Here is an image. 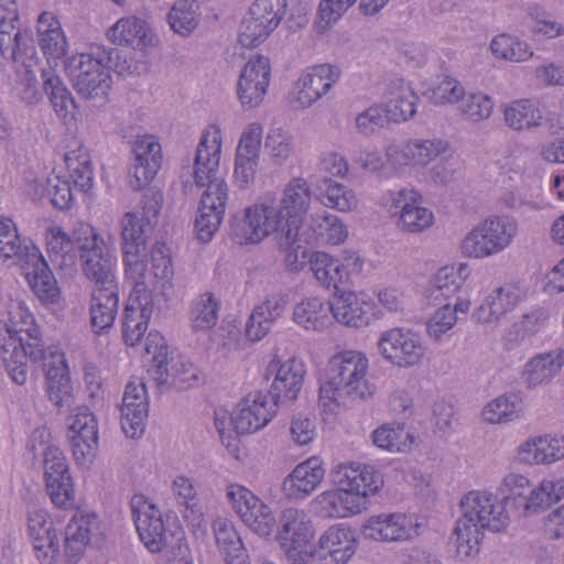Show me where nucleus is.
<instances>
[{
    "label": "nucleus",
    "instance_id": "nucleus-1",
    "mask_svg": "<svg viewBox=\"0 0 564 564\" xmlns=\"http://www.w3.org/2000/svg\"><path fill=\"white\" fill-rule=\"evenodd\" d=\"M9 312L8 321H0V350L7 371L13 382L24 384L28 380V360L42 361L46 390L51 402L58 409L73 403L72 384L64 352L57 346L43 347L40 329L31 315L17 303Z\"/></svg>",
    "mask_w": 564,
    "mask_h": 564
},
{
    "label": "nucleus",
    "instance_id": "nucleus-2",
    "mask_svg": "<svg viewBox=\"0 0 564 564\" xmlns=\"http://www.w3.org/2000/svg\"><path fill=\"white\" fill-rule=\"evenodd\" d=\"M46 250L59 267H72L77 258L84 275L93 283L91 289L118 286L116 257L107 248L102 237L87 223H77L70 232L55 226L45 235Z\"/></svg>",
    "mask_w": 564,
    "mask_h": 564
},
{
    "label": "nucleus",
    "instance_id": "nucleus-3",
    "mask_svg": "<svg viewBox=\"0 0 564 564\" xmlns=\"http://www.w3.org/2000/svg\"><path fill=\"white\" fill-rule=\"evenodd\" d=\"M223 149V131L216 123H210L202 131L194 160V181L196 185L206 186L200 197L199 212L195 221L197 238L203 242L212 240L223 223L229 188L219 175Z\"/></svg>",
    "mask_w": 564,
    "mask_h": 564
},
{
    "label": "nucleus",
    "instance_id": "nucleus-4",
    "mask_svg": "<svg viewBox=\"0 0 564 564\" xmlns=\"http://www.w3.org/2000/svg\"><path fill=\"white\" fill-rule=\"evenodd\" d=\"M369 359L359 350H343L327 362L325 377L319 387V406L324 412L335 413L346 403L366 402L376 393L370 382Z\"/></svg>",
    "mask_w": 564,
    "mask_h": 564
},
{
    "label": "nucleus",
    "instance_id": "nucleus-5",
    "mask_svg": "<svg viewBox=\"0 0 564 564\" xmlns=\"http://www.w3.org/2000/svg\"><path fill=\"white\" fill-rule=\"evenodd\" d=\"M462 516L456 521L452 542L460 560L474 557L479 551L484 530L500 532L510 524V516L495 494L471 490L460 500Z\"/></svg>",
    "mask_w": 564,
    "mask_h": 564
},
{
    "label": "nucleus",
    "instance_id": "nucleus-6",
    "mask_svg": "<svg viewBox=\"0 0 564 564\" xmlns=\"http://www.w3.org/2000/svg\"><path fill=\"white\" fill-rule=\"evenodd\" d=\"M127 61L120 62L117 48L91 47L89 52L72 55L65 61V70L76 91L84 98H105L111 87L110 70L123 75L129 72Z\"/></svg>",
    "mask_w": 564,
    "mask_h": 564
},
{
    "label": "nucleus",
    "instance_id": "nucleus-7",
    "mask_svg": "<svg viewBox=\"0 0 564 564\" xmlns=\"http://www.w3.org/2000/svg\"><path fill=\"white\" fill-rule=\"evenodd\" d=\"M518 221L509 215H490L474 226L460 243L462 253L482 260L509 248L518 236Z\"/></svg>",
    "mask_w": 564,
    "mask_h": 564
},
{
    "label": "nucleus",
    "instance_id": "nucleus-8",
    "mask_svg": "<svg viewBox=\"0 0 564 564\" xmlns=\"http://www.w3.org/2000/svg\"><path fill=\"white\" fill-rule=\"evenodd\" d=\"M289 229L273 196H265L243 210L241 218H236L231 226V236L240 246L258 245L267 237Z\"/></svg>",
    "mask_w": 564,
    "mask_h": 564
},
{
    "label": "nucleus",
    "instance_id": "nucleus-9",
    "mask_svg": "<svg viewBox=\"0 0 564 564\" xmlns=\"http://www.w3.org/2000/svg\"><path fill=\"white\" fill-rule=\"evenodd\" d=\"M145 351L152 356L149 372L159 384H171L181 390L198 384L199 370L183 356L170 354L161 334L148 335Z\"/></svg>",
    "mask_w": 564,
    "mask_h": 564
},
{
    "label": "nucleus",
    "instance_id": "nucleus-10",
    "mask_svg": "<svg viewBox=\"0 0 564 564\" xmlns=\"http://www.w3.org/2000/svg\"><path fill=\"white\" fill-rule=\"evenodd\" d=\"M382 204L391 215L398 216L397 227L403 232L421 234L434 225L433 212L424 206L423 196L415 188L389 191Z\"/></svg>",
    "mask_w": 564,
    "mask_h": 564
},
{
    "label": "nucleus",
    "instance_id": "nucleus-11",
    "mask_svg": "<svg viewBox=\"0 0 564 564\" xmlns=\"http://www.w3.org/2000/svg\"><path fill=\"white\" fill-rule=\"evenodd\" d=\"M226 497L240 520L257 535L269 538L278 528L271 507L247 487L230 484L226 488Z\"/></svg>",
    "mask_w": 564,
    "mask_h": 564
},
{
    "label": "nucleus",
    "instance_id": "nucleus-12",
    "mask_svg": "<svg viewBox=\"0 0 564 564\" xmlns=\"http://www.w3.org/2000/svg\"><path fill=\"white\" fill-rule=\"evenodd\" d=\"M286 8V0H256L240 24V44L256 47L265 41L283 20Z\"/></svg>",
    "mask_w": 564,
    "mask_h": 564
},
{
    "label": "nucleus",
    "instance_id": "nucleus-13",
    "mask_svg": "<svg viewBox=\"0 0 564 564\" xmlns=\"http://www.w3.org/2000/svg\"><path fill=\"white\" fill-rule=\"evenodd\" d=\"M130 506L137 532L144 546L152 553L169 546L173 534L156 505L144 495H134Z\"/></svg>",
    "mask_w": 564,
    "mask_h": 564
},
{
    "label": "nucleus",
    "instance_id": "nucleus-14",
    "mask_svg": "<svg viewBox=\"0 0 564 564\" xmlns=\"http://www.w3.org/2000/svg\"><path fill=\"white\" fill-rule=\"evenodd\" d=\"M377 347L382 358L398 368H411L421 364L426 351L421 336L403 327L382 332Z\"/></svg>",
    "mask_w": 564,
    "mask_h": 564
},
{
    "label": "nucleus",
    "instance_id": "nucleus-15",
    "mask_svg": "<svg viewBox=\"0 0 564 564\" xmlns=\"http://www.w3.org/2000/svg\"><path fill=\"white\" fill-rule=\"evenodd\" d=\"M67 437L76 463L91 464L98 449V422L87 406L75 408L68 416Z\"/></svg>",
    "mask_w": 564,
    "mask_h": 564
},
{
    "label": "nucleus",
    "instance_id": "nucleus-16",
    "mask_svg": "<svg viewBox=\"0 0 564 564\" xmlns=\"http://www.w3.org/2000/svg\"><path fill=\"white\" fill-rule=\"evenodd\" d=\"M420 529L421 523L414 514L390 512L370 517L362 525V534L376 542H404L417 536Z\"/></svg>",
    "mask_w": 564,
    "mask_h": 564
},
{
    "label": "nucleus",
    "instance_id": "nucleus-17",
    "mask_svg": "<svg viewBox=\"0 0 564 564\" xmlns=\"http://www.w3.org/2000/svg\"><path fill=\"white\" fill-rule=\"evenodd\" d=\"M44 477L47 494L61 509L74 505V484L67 459L61 448L50 445L44 449Z\"/></svg>",
    "mask_w": 564,
    "mask_h": 564
},
{
    "label": "nucleus",
    "instance_id": "nucleus-18",
    "mask_svg": "<svg viewBox=\"0 0 564 564\" xmlns=\"http://www.w3.org/2000/svg\"><path fill=\"white\" fill-rule=\"evenodd\" d=\"M330 475L335 487L357 495L361 500L375 495L383 484L381 474L373 466L358 462L338 463Z\"/></svg>",
    "mask_w": 564,
    "mask_h": 564
},
{
    "label": "nucleus",
    "instance_id": "nucleus-19",
    "mask_svg": "<svg viewBox=\"0 0 564 564\" xmlns=\"http://www.w3.org/2000/svg\"><path fill=\"white\" fill-rule=\"evenodd\" d=\"M305 373L304 362L296 358L288 359L284 362L273 358L269 362L264 377L269 379L274 376L270 389L274 405L284 404L297 398Z\"/></svg>",
    "mask_w": 564,
    "mask_h": 564
},
{
    "label": "nucleus",
    "instance_id": "nucleus-20",
    "mask_svg": "<svg viewBox=\"0 0 564 564\" xmlns=\"http://www.w3.org/2000/svg\"><path fill=\"white\" fill-rule=\"evenodd\" d=\"M340 75V69L330 64L306 68L295 83L294 102L300 108L311 107L333 88Z\"/></svg>",
    "mask_w": 564,
    "mask_h": 564
},
{
    "label": "nucleus",
    "instance_id": "nucleus-21",
    "mask_svg": "<svg viewBox=\"0 0 564 564\" xmlns=\"http://www.w3.org/2000/svg\"><path fill=\"white\" fill-rule=\"evenodd\" d=\"M527 299V290L518 282H509L492 290L475 310L474 317L484 325H497Z\"/></svg>",
    "mask_w": 564,
    "mask_h": 564
},
{
    "label": "nucleus",
    "instance_id": "nucleus-22",
    "mask_svg": "<svg viewBox=\"0 0 564 564\" xmlns=\"http://www.w3.org/2000/svg\"><path fill=\"white\" fill-rule=\"evenodd\" d=\"M0 54L3 58L20 62L32 47L29 31L17 29L19 18L15 0H2L0 3Z\"/></svg>",
    "mask_w": 564,
    "mask_h": 564
},
{
    "label": "nucleus",
    "instance_id": "nucleus-23",
    "mask_svg": "<svg viewBox=\"0 0 564 564\" xmlns=\"http://www.w3.org/2000/svg\"><path fill=\"white\" fill-rule=\"evenodd\" d=\"M271 65L268 57L258 55L250 58L243 66L238 85V98L243 107L259 106L268 91Z\"/></svg>",
    "mask_w": 564,
    "mask_h": 564
},
{
    "label": "nucleus",
    "instance_id": "nucleus-24",
    "mask_svg": "<svg viewBox=\"0 0 564 564\" xmlns=\"http://www.w3.org/2000/svg\"><path fill=\"white\" fill-rule=\"evenodd\" d=\"M148 412L145 383L141 378H134L126 386L121 405L120 424L128 437L133 438L144 432Z\"/></svg>",
    "mask_w": 564,
    "mask_h": 564
},
{
    "label": "nucleus",
    "instance_id": "nucleus-25",
    "mask_svg": "<svg viewBox=\"0 0 564 564\" xmlns=\"http://www.w3.org/2000/svg\"><path fill=\"white\" fill-rule=\"evenodd\" d=\"M134 164L130 187L140 191L147 186L156 175L162 164L161 144L153 135L138 137L133 144Z\"/></svg>",
    "mask_w": 564,
    "mask_h": 564
},
{
    "label": "nucleus",
    "instance_id": "nucleus-26",
    "mask_svg": "<svg viewBox=\"0 0 564 564\" xmlns=\"http://www.w3.org/2000/svg\"><path fill=\"white\" fill-rule=\"evenodd\" d=\"M274 406L261 391L249 393L234 410L236 434H250L267 426L275 414Z\"/></svg>",
    "mask_w": 564,
    "mask_h": 564
},
{
    "label": "nucleus",
    "instance_id": "nucleus-27",
    "mask_svg": "<svg viewBox=\"0 0 564 564\" xmlns=\"http://www.w3.org/2000/svg\"><path fill=\"white\" fill-rule=\"evenodd\" d=\"M376 305L365 293L341 292L332 303L333 319L352 328L368 326L376 317Z\"/></svg>",
    "mask_w": 564,
    "mask_h": 564
},
{
    "label": "nucleus",
    "instance_id": "nucleus-28",
    "mask_svg": "<svg viewBox=\"0 0 564 564\" xmlns=\"http://www.w3.org/2000/svg\"><path fill=\"white\" fill-rule=\"evenodd\" d=\"M36 41L50 67L57 66L68 53L69 43L62 23L52 11H43L36 20Z\"/></svg>",
    "mask_w": 564,
    "mask_h": 564
},
{
    "label": "nucleus",
    "instance_id": "nucleus-29",
    "mask_svg": "<svg viewBox=\"0 0 564 564\" xmlns=\"http://www.w3.org/2000/svg\"><path fill=\"white\" fill-rule=\"evenodd\" d=\"M28 529L39 561L42 564H54L59 557L61 544L48 513L43 509L31 511Z\"/></svg>",
    "mask_w": 564,
    "mask_h": 564
},
{
    "label": "nucleus",
    "instance_id": "nucleus-30",
    "mask_svg": "<svg viewBox=\"0 0 564 564\" xmlns=\"http://www.w3.org/2000/svg\"><path fill=\"white\" fill-rule=\"evenodd\" d=\"M564 367V348L530 357L520 370V379L528 389L547 386Z\"/></svg>",
    "mask_w": 564,
    "mask_h": 564
},
{
    "label": "nucleus",
    "instance_id": "nucleus-31",
    "mask_svg": "<svg viewBox=\"0 0 564 564\" xmlns=\"http://www.w3.org/2000/svg\"><path fill=\"white\" fill-rule=\"evenodd\" d=\"M324 476L323 462L318 457H310L296 465L288 475L282 484V490L289 499L303 500L316 490Z\"/></svg>",
    "mask_w": 564,
    "mask_h": 564
},
{
    "label": "nucleus",
    "instance_id": "nucleus-32",
    "mask_svg": "<svg viewBox=\"0 0 564 564\" xmlns=\"http://www.w3.org/2000/svg\"><path fill=\"white\" fill-rule=\"evenodd\" d=\"M520 462L527 465H553L564 459V435L549 433L528 438L518 447Z\"/></svg>",
    "mask_w": 564,
    "mask_h": 564
},
{
    "label": "nucleus",
    "instance_id": "nucleus-33",
    "mask_svg": "<svg viewBox=\"0 0 564 564\" xmlns=\"http://www.w3.org/2000/svg\"><path fill=\"white\" fill-rule=\"evenodd\" d=\"M108 39L117 44L144 51L154 46L156 35L150 24L138 17H124L119 19L107 32Z\"/></svg>",
    "mask_w": 564,
    "mask_h": 564
},
{
    "label": "nucleus",
    "instance_id": "nucleus-34",
    "mask_svg": "<svg viewBox=\"0 0 564 564\" xmlns=\"http://www.w3.org/2000/svg\"><path fill=\"white\" fill-rule=\"evenodd\" d=\"M419 96L413 87L402 80H392L384 95V112L389 122L400 123L412 119L417 111Z\"/></svg>",
    "mask_w": 564,
    "mask_h": 564
},
{
    "label": "nucleus",
    "instance_id": "nucleus-35",
    "mask_svg": "<svg viewBox=\"0 0 564 564\" xmlns=\"http://www.w3.org/2000/svg\"><path fill=\"white\" fill-rule=\"evenodd\" d=\"M288 306V297L282 294H273L258 304L246 324V336L251 341L261 340L271 329L273 324L284 314Z\"/></svg>",
    "mask_w": 564,
    "mask_h": 564
},
{
    "label": "nucleus",
    "instance_id": "nucleus-36",
    "mask_svg": "<svg viewBox=\"0 0 564 564\" xmlns=\"http://www.w3.org/2000/svg\"><path fill=\"white\" fill-rule=\"evenodd\" d=\"M316 512L328 519H343L358 514L362 510L364 500L357 495L335 487L321 492L313 500Z\"/></svg>",
    "mask_w": 564,
    "mask_h": 564
},
{
    "label": "nucleus",
    "instance_id": "nucleus-37",
    "mask_svg": "<svg viewBox=\"0 0 564 564\" xmlns=\"http://www.w3.org/2000/svg\"><path fill=\"white\" fill-rule=\"evenodd\" d=\"M312 191L302 177L292 178L285 186L278 206L285 216L289 228L300 229L303 215L310 208Z\"/></svg>",
    "mask_w": 564,
    "mask_h": 564
},
{
    "label": "nucleus",
    "instance_id": "nucleus-38",
    "mask_svg": "<svg viewBox=\"0 0 564 564\" xmlns=\"http://www.w3.org/2000/svg\"><path fill=\"white\" fill-rule=\"evenodd\" d=\"M466 270L464 264L458 268L446 265L441 268L429 282L425 294L429 301L437 306L444 303H455L464 300L459 293L464 285L462 272Z\"/></svg>",
    "mask_w": 564,
    "mask_h": 564
},
{
    "label": "nucleus",
    "instance_id": "nucleus-39",
    "mask_svg": "<svg viewBox=\"0 0 564 564\" xmlns=\"http://www.w3.org/2000/svg\"><path fill=\"white\" fill-rule=\"evenodd\" d=\"M39 249L26 237H21L10 218L0 219V257L14 264H29L37 259Z\"/></svg>",
    "mask_w": 564,
    "mask_h": 564
},
{
    "label": "nucleus",
    "instance_id": "nucleus-40",
    "mask_svg": "<svg viewBox=\"0 0 564 564\" xmlns=\"http://www.w3.org/2000/svg\"><path fill=\"white\" fill-rule=\"evenodd\" d=\"M313 536V523L304 510L286 508L281 512L276 535L281 547L304 545L312 542Z\"/></svg>",
    "mask_w": 564,
    "mask_h": 564
},
{
    "label": "nucleus",
    "instance_id": "nucleus-41",
    "mask_svg": "<svg viewBox=\"0 0 564 564\" xmlns=\"http://www.w3.org/2000/svg\"><path fill=\"white\" fill-rule=\"evenodd\" d=\"M293 322L307 332L322 333L333 324L332 304L321 297H305L296 303Z\"/></svg>",
    "mask_w": 564,
    "mask_h": 564
},
{
    "label": "nucleus",
    "instance_id": "nucleus-42",
    "mask_svg": "<svg viewBox=\"0 0 564 564\" xmlns=\"http://www.w3.org/2000/svg\"><path fill=\"white\" fill-rule=\"evenodd\" d=\"M318 545L333 564H346L356 553L358 541L355 531L350 528L345 524H335L322 534Z\"/></svg>",
    "mask_w": 564,
    "mask_h": 564
},
{
    "label": "nucleus",
    "instance_id": "nucleus-43",
    "mask_svg": "<svg viewBox=\"0 0 564 564\" xmlns=\"http://www.w3.org/2000/svg\"><path fill=\"white\" fill-rule=\"evenodd\" d=\"M156 303L154 299L129 297L122 323L123 338L127 345L135 346L141 340Z\"/></svg>",
    "mask_w": 564,
    "mask_h": 564
},
{
    "label": "nucleus",
    "instance_id": "nucleus-44",
    "mask_svg": "<svg viewBox=\"0 0 564 564\" xmlns=\"http://www.w3.org/2000/svg\"><path fill=\"white\" fill-rule=\"evenodd\" d=\"M99 533L100 522L96 514L76 511L65 530V547L72 555H77Z\"/></svg>",
    "mask_w": 564,
    "mask_h": 564
},
{
    "label": "nucleus",
    "instance_id": "nucleus-45",
    "mask_svg": "<svg viewBox=\"0 0 564 564\" xmlns=\"http://www.w3.org/2000/svg\"><path fill=\"white\" fill-rule=\"evenodd\" d=\"M118 286L91 289L90 317L96 332L111 327L119 308Z\"/></svg>",
    "mask_w": 564,
    "mask_h": 564
},
{
    "label": "nucleus",
    "instance_id": "nucleus-46",
    "mask_svg": "<svg viewBox=\"0 0 564 564\" xmlns=\"http://www.w3.org/2000/svg\"><path fill=\"white\" fill-rule=\"evenodd\" d=\"M316 191L317 199L327 208L348 213L358 207L359 200L355 191L330 177L321 178L316 184Z\"/></svg>",
    "mask_w": 564,
    "mask_h": 564
},
{
    "label": "nucleus",
    "instance_id": "nucleus-47",
    "mask_svg": "<svg viewBox=\"0 0 564 564\" xmlns=\"http://www.w3.org/2000/svg\"><path fill=\"white\" fill-rule=\"evenodd\" d=\"M311 234L305 235V243L322 242L332 246L343 243L348 237L345 224L336 215L323 212L311 218Z\"/></svg>",
    "mask_w": 564,
    "mask_h": 564
},
{
    "label": "nucleus",
    "instance_id": "nucleus-48",
    "mask_svg": "<svg viewBox=\"0 0 564 564\" xmlns=\"http://www.w3.org/2000/svg\"><path fill=\"white\" fill-rule=\"evenodd\" d=\"M122 253L126 278L132 285L129 297H135L137 300L154 299L152 289H149L145 281L148 249L123 250Z\"/></svg>",
    "mask_w": 564,
    "mask_h": 564
},
{
    "label": "nucleus",
    "instance_id": "nucleus-49",
    "mask_svg": "<svg viewBox=\"0 0 564 564\" xmlns=\"http://www.w3.org/2000/svg\"><path fill=\"white\" fill-rule=\"evenodd\" d=\"M154 282L152 283V296L160 302H166L173 293V265L172 260L163 245L155 246L151 251Z\"/></svg>",
    "mask_w": 564,
    "mask_h": 564
},
{
    "label": "nucleus",
    "instance_id": "nucleus-50",
    "mask_svg": "<svg viewBox=\"0 0 564 564\" xmlns=\"http://www.w3.org/2000/svg\"><path fill=\"white\" fill-rule=\"evenodd\" d=\"M279 250L284 256L286 268L292 272L301 271L306 263L310 264V256L306 243L305 234H301L300 229L289 228L275 237Z\"/></svg>",
    "mask_w": 564,
    "mask_h": 564
},
{
    "label": "nucleus",
    "instance_id": "nucleus-51",
    "mask_svg": "<svg viewBox=\"0 0 564 564\" xmlns=\"http://www.w3.org/2000/svg\"><path fill=\"white\" fill-rule=\"evenodd\" d=\"M550 319L549 311L544 307H532L514 322L505 336L507 343L521 344L541 333Z\"/></svg>",
    "mask_w": 564,
    "mask_h": 564
},
{
    "label": "nucleus",
    "instance_id": "nucleus-52",
    "mask_svg": "<svg viewBox=\"0 0 564 564\" xmlns=\"http://www.w3.org/2000/svg\"><path fill=\"white\" fill-rule=\"evenodd\" d=\"M489 50L495 58L509 63H523L533 56L531 45L510 33L495 35L490 41Z\"/></svg>",
    "mask_w": 564,
    "mask_h": 564
},
{
    "label": "nucleus",
    "instance_id": "nucleus-53",
    "mask_svg": "<svg viewBox=\"0 0 564 564\" xmlns=\"http://www.w3.org/2000/svg\"><path fill=\"white\" fill-rule=\"evenodd\" d=\"M171 492L177 505L183 508V517L189 522L199 524L204 513L193 480L183 475L176 476L172 480Z\"/></svg>",
    "mask_w": 564,
    "mask_h": 564
},
{
    "label": "nucleus",
    "instance_id": "nucleus-54",
    "mask_svg": "<svg viewBox=\"0 0 564 564\" xmlns=\"http://www.w3.org/2000/svg\"><path fill=\"white\" fill-rule=\"evenodd\" d=\"M220 311V301L212 292L195 297L189 306L188 318L195 332H207L215 327Z\"/></svg>",
    "mask_w": 564,
    "mask_h": 564
},
{
    "label": "nucleus",
    "instance_id": "nucleus-55",
    "mask_svg": "<svg viewBox=\"0 0 564 564\" xmlns=\"http://www.w3.org/2000/svg\"><path fill=\"white\" fill-rule=\"evenodd\" d=\"M65 164L75 187L82 192L93 187L94 169L88 150L83 144L65 153Z\"/></svg>",
    "mask_w": 564,
    "mask_h": 564
},
{
    "label": "nucleus",
    "instance_id": "nucleus-56",
    "mask_svg": "<svg viewBox=\"0 0 564 564\" xmlns=\"http://www.w3.org/2000/svg\"><path fill=\"white\" fill-rule=\"evenodd\" d=\"M30 264L32 270L26 272V276L34 293L42 301L56 302L59 296L57 282L40 252L37 253V259H30L28 265Z\"/></svg>",
    "mask_w": 564,
    "mask_h": 564
},
{
    "label": "nucleus",
    "instance_id": "nucleus-57",
    "mask_svg": "<svg viewBox=\"0 0 564 564\" xmlns=\"http://www.w3.org/2000/svg\"><path fill=\"white\" fill-rule=\"evenodd\" d=\"M122 251L145 250L148 239L154 227L139 217L138 212H127L120 220Z\"/></svg>",
    "mask_w": 564,
    "mask_h": 564
},
{
    "label": "nucleus",
    "instance_id": "nucleus-58",
    "mask_svg": "<svg viewBox=\"0 0 564 564\" xmlns=\"http://www.w3.org/2000/svg\"><path fill=\"white\" fill-rule=\"evenodd\" d=\"M427 323V334L438 340L449 332L458 321V313L466 314L470 307L469 300H456L455 303L438 304Z\"/></svg>",
    "mask_w": 564,
    "mask_h": 564
},
{
    "label": "nucleus",
    "instance_id": "nucleus-59",
    "mask_svg": "<svg viewBox=\"0 0 564 564\" xmlns=\"http://www.w3.org/2000/svg\"><path fill=\"white\" fill-rule=\"evenodd\" d=\"M43 89L47 95L51 105L58 118H66L72 107L75 106L74 98L64 85L54 67L42 70Z\"/></svg>",
    "mask_w": 564,
    "mask_h": 564
},
{
    "label": "nucleus",
    "instance_id": "nucleus-60",
    "mask_svg": "<svg viewBox=\"0 0 564 564\" xmlns=\"http://www.w3.org/2000/svg\"><path fill=\"white\" fill-rule=\"evenodd\" d=\"M541 109L531 100L512 101L505 109V121L514 130H525L542 123Z\"/></svg>",
    "mask_w": 564,
    "mask_h": 564
},
{
    "label": "nucleus",
    "instance_id": "nucleus-61",
    "mask_svg": "<svg viewBox=\"0 0 564 564\" xmlns=\"http://www.w3.org/2000/svg\"><path fill=\"white\" fill-rule=\"evenodd\" d=\"M371 438L377 447L391 453L405 452L413 443L412 435L400 424H383L372 432Z\"/></svg>",
    "mask_w": 564,
    "mask_h": 564
},
{
    "label": "nucleus",
    "instance_id": "nucleus-62",
    "mask_svg": "<svg viewBox=\"0 0 564 564\" xmlns=\"http://www.w3.org/2000/svg\"><path fill=\"white\" fill-rule=\"evenodd\" d=\"M310 270L317 282L326 289H337L338 284L343 283L339 259L326 252L315 251L311 253Z\"/></svg>",
    "mask_w": 564,
    "mask_h": 564
},
{
    "label": "nucleus",
    "instance_id": "nucleus-63",
    "mask_svg": "<svg viewBox=\"0 0 564 564\" xmlns=\"http://www.w3.org/2000/svg\"><path fill=\"white\" fill-rule=\"evenodd\" d=\"M522 412V401L516 394H502L490 401L482 410V419L491 424L513 421Z\"/></svg>",
    "mask_w": 564,
    "mask_h": 564
},
{
    "label": "nucleus",
    "instance_id": "nucleus-64",
    "mask_svg": "<svg viewBox=\"0 0 564 564\" xmlns=\"http://www.w3.org/2000/svg\"><path fill=\"white\" fill-rule=\"evenodd\" d=\"M198 4L192 0H178L167 14L171 29L183 36L189 35L198 24Z\"/></svg>",
    "mask_w": 564,
    "mask_h": 564
}]
</instances>
